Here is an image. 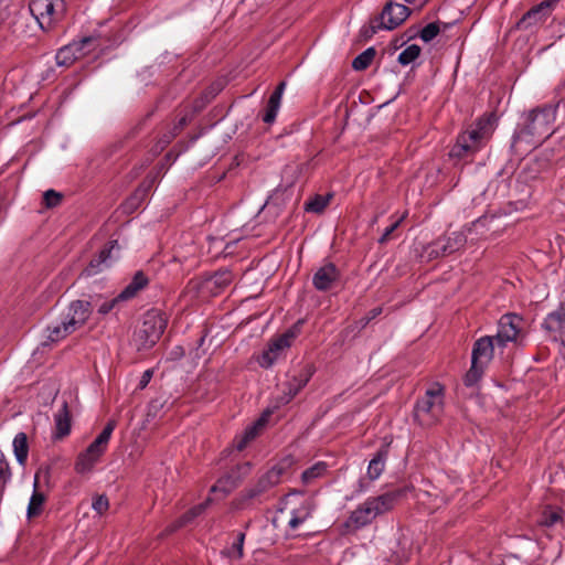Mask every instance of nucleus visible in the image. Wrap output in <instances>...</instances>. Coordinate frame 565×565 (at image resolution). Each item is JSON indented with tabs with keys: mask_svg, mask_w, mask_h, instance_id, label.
Returning <instances> with one entry per match:
<instances>
[{
	"mask_svg": "<svg viewBox=\"0 0 565 565\" xmlns=\"http://www.w3.org/2000/svg\"><path fill=\"white\" fill-rule=\"evenodd\" d=\"M494 341L495 339L491 335H484L475 341L471 351V366L463 377L467 387L475 386L482 379L494 356Z\"/></svg>",
	"mask_w": 565,
	"mask_h": 565,
	"instance_id": "nucleus-6",
	"label": "nucleus"
},
{
	"mask_svg": "<svg viewBox=\"0 0 565 565\" xmlns=\"http://www.w3.org/2000/svg\"><path fill=\"white\" fill-rule=\"evenodd\" d=\"M173 136H175V132H174L171 137H170V136H169V137H164V141H166V142H170V140H171V138H172Z\"/></svg>",
	"mask_w": 565,
	"mask_h": 565,
	"instance_id": "nucleus-59",
	"label": "nucleus"
},
{
	"mask_svg": "<svg viewBox=\"0 0 565 565\" xmlns=\"http://www.w3.org/2000/svg\"><path fill=\"white\" fill-rule=\"evenodd\" d=\"M467 243V236L462 232H452L449 235L438 237L433 243L428 244L424 252L428 260L437 259L440 257L449 256L455 252L460 250Z\"/></svg>",
	"mask_w": 565,
	"mask_h": 565,
	"instance_id": "nucleus-9",
	"label": "nucleus"
},
{
	"mask_svg": "<svg viewBox=\"0 0 565 565\" xmlns=\"http://www.w3.org/2000/svg\"><path fill=\"white\" fill-rule=\"evenodd\" d=\"M562 521V511L559 509L546 508L540 520V524L544 526H553Z\"/></svg>",
	"mask_w": 565,
	"mask_h": 565,
	"instance_id": "nucleus-41",
	"label": "nucleus"
},
{
	"mask_svg": "<svg viewBox=\"0 0 565 565\" xmlns=\"http://www.w3.org/2000/svg\"><path fill=\"white\" fill-rule=\"evenodd\" d=\"M559 0H544L526 11L516 22V29L527 30L540 22H543Z\"/></svg>",
	"mask_w": 565,
	"mask_h": 565,
	"instance_id": "nucleus-16",
	"label": "nucleus"
},
{
	"mask_svg": "<svg viewBox=\"0 0 565 565\" xmlns=\"http://www.w3.org/2000/svg\"><path fill=\"white\" fill-rule=\"evenodd\" d=\"M245 537L246 535L244 532L238 533L236 541L232 544L230 548L222 551V554L232 559L243 558Z\"/></svg>",
	"mask_w": 565,
	"mask_h": 565,
	"instance_id": "nucleus-37",
	"label": "nucleus"
},
{
	"mask_svg": "<svg viewBox=\"0 0 565 565\" xmlns=\"http://www.w3.org/2000/svg\"><path fill=\"white\" fill-rule=\"evenodd\" d=\"M71 413L66 401L63 402L61 408L54 416L55 431L54 439H62L71 433Z\"/></svg>",
	"mask_w": 565,
	"mask_h": 565,
	"instance_id": "nucleus-25",
	"label": "nucleus"
},
{
	"mask_svg": "<svg viewBox=\"0 0 565 565\" xmlns=\"http://www.w3.org/2000/svg\"><path fill=\"white\" fill-rule=\"evenodd\" d=\"M290 347L291 342L284 334L273 339L268 344V349L258 359L259 365L265 369L270 367L278 359L279 353Z\"/></svg>",
	"mask_w": 565,
	"mask_h": 565,
	"instance_id": "nucleus-19",
	"label": "nucleus"
},
{
	"mask_svg": "<svg viewBox=\"0 0 565 565\" xmlns=\"http://www.w3.org/2000/svg\"><path fill=\"white\" fill-rule=\"evenodd\" d=\"M107 449V445L100 441L97 437L95 440L85 449L88 454L95 455V457H102Z\"/></svg>",
	"mask_w": 565,
	"mask_h": 565,
	"instance_id": "nucleus-49",
	"label": "nucleus"
},
{
	"mask_svg": "<svg viewBox=\"0 0 565 565\" xmlns=\"http://www.w3.org/2000/svg\"><path fill=\"white\" fill-rule=\"evenodd\" d=\"M182 521V524L185 526L186 524L191 523L195 518L190 510H188L185 513H183L180 518Z\"/></svg>",
	"mask_w": 565,
	"mask_h": 565,
	"instance_id": "nucleus-56",
	"label": "nucleus"
},
{
	"mask_svg": "<svg viewBox=\"0 0 565 565\" xmlns=\"http://www.w3.org/2000/svg\"><path fill=\"white\" fill-rule=\"evenodd\" d=\"M168 324L166 315L151 309L143 315L141 326L134 332L131 347L137 352H145L152 349L160 340Z\"/></svg>",
	"mask_w": 565,
	"mask_h": 565,
	"instance_id": "nucleus-4",
	"label": "nucleus"
},
{
	"mask_svg": "<svg viewBox=\"0 0 565 565\" xmlns=\"http://www.w3.org/2000/svg\"><path fill=\"white\" fill-rule=\"evenodd\" d=\"M390 454V443L382 445L374 454L367 466V477L370 480H376L385 469L386 460Z\"/></svg>",
	"mask_w": 565,
	"mask_h": 565,
	"instance_id": "nucleus-22",
	"label": "nucleus"
},
{
	"mask_svg": "<svg viewBox=\"0 0 565 565\" xmlns=\"http://www.w3.org/2000/svg\"><path fill=\"white\" fill-rule=\"evenodd\" d=\"M148 285V276L142 270H138L132 276L130 282L119 292V298L124 301L131 300L137 297L141 290L147 288Z\"/></svg>",
	"mask_w": 565,
	"mask_h": 565,
	"instance_id": "nucleus-23",
	"label": "nucleus"
},
{
	"mask_svg": "<svg viewBox=\"0 0 565 565\" xmlns=\"http://www.w3.org/2000/svg\"><path fill=\"white\" fill-rule=\"evenodd\" d=\"M125 301L122 299L119 298V294L111 298V299H108V300H104L97 308V312L98 315H100L102 317L110 313L111 311H116L118 312L120 309H121V305L124 303Z\"/></svg>",
	"mask_w": 565,
	"mask_h": 565,
	"instance_id": "nucleus-40",
	"label": "nucleus"
},
{
	"mask_svg": "<svg viewBox=\"0 0 565 565\" xmlns=\"http://www.w3.org/2000/svg\"><path fill=\"white\" fill-rule=\"evenodd\" d=\"M63 201V194L61 192H57L55 190H47L43 194V203L45 207L53 209L58 206Z\"/></svg>",
	"mask_w": 565,
	"mask_h": 565,
	"instance_id": "nucleus-43",
	"label": "nucleus"
},
{
	"mask_svg": "<svg viewBox=\"0 0 565 565\" xmlns=\"http://www.w3.org/2000/svg\"><path fill=\"white\" fill-rule=\"evenodd\" d=\"M46 332L47 341L55 343L65 339L67 335L74 333L75 331L62 319V321L57 324L47 326Z\"/></svg>",
	"mask_w": 565,
	"mask_h": 565,
	"instance_id": "nucleus-31",
	"label": "nucleus"
},
{
	"mask_svg": "<svg viewBox=\"0 0 565 565\" xmlns=\"http://www.w3.org/2000/svg\"><path fill=\"white\" fill-rule=\"evenodd\" d=\"M13 451L17 461L20 465H24L29 454L28 436L25 433L21 431L15 435L13 439Z\"/></svg>",
	"mask_w": 565,
	"mask_h": 565,
	"instance_id": "nucleus-32",
	"label": "nucleus"
},
{
	"mask_svg": "<svg viewBox=\"0 0 565 565\" xmlns=\"http://www.w3.org/2000/svg\"><path fill=\"white\" fill-rule=\"evenodd\" d=\"M331 195L316 194L312 199L305 203L306 212L322 213L329 204Z\"/></svg>",
	"mask_w": 565,
	"mask_h": 565,
	"instance_id": "nucleus-38",
	"label": "nucleus"
},
{
	"mask_svg": "<svg viewBox=\"0 0 565 565\" xmlns=\"http://www.w3.org/2000/svg\"><path fill=\"white\" fill-rule=\"evenodd\" d=\"M376 51L374 47H369L362 53H360L354 60L352 61V67L355 71H364L366 70L371 63L373 62L375 57Z\"/></svg>",
	"mask_w": 565,
	"mask_h": 565,
	"instance_id": "nucleus-35",
	"label": "nucleus"
},
{
	"mask_svg": "<svg viewBox=\"0 0 565 565\" xmlns=\"http://www.w3.org/2000/svg\"><path fill=\"white\" fill-rule=\"evenodd\" d=\"M38 476H35L34 490L30 498V502L26 510L28 519L39 516L43 512V504L46 501V495L38 490Z\"/></svg>",
	"mask_w": 565,
	"mask_h": 565,
	"instance_id": "nucleus-30",
	"label": "nucleus"
},
{
	"mask_svg": "<svg viewBox=\"0 0 565 565\" xmlns=\"http://www.w3.org/2000/svg\"><path fill=\"white\" fill-rule=\"evenodd\" d=\"M204 340H205V337H204V335H203V337H201V339H200V341H199V345H202V344H203V342H204Z\"/></svg>",
	"mask_w": 565,
	"mask_h": 565,
	"instance_id": "nucleus-60",
	"label": "nucleus"
},
{
	"mask_svg": "<svg viewBox=\"0 0 565 565\" xmlns=\"http://www.w3.org/2000/svg\"><path fill=\"white\" fill-rule=\"evenodd\" d=\"M556 120V107L552 105H543L531 109L520 124L512 137L513 143L527 142L531 145H540L550 138L553 132V125Z\"/></svg>",
	"mask_w": 565,
	"mask_h": 565,
	"instance_id": "nucleus-3",
	"label": "nucleus"
},
{
	"mask_svg": "<svg viewBox=\"0 0 565 565\" xmlns=\"http://www.w3.org/2000/svg\"><path fill=\"white\" fill-rule=\"evenodd\" d=\"M116 420L114 419H110L107 422V424L105 425V427L103 428V430L100 431V434L97 436V438L103 441L105 445H108V441L111 437V434L114 431V429L116 428Z\"/></svg>",
	"mask_w": 565,
	"mask_h": 565,
	"instance_id": "nucleus-48",
	"label": "nucleus"
},
{
	"mask_svg": "<svg viewBox=\"0 0 565 565\" xmlns=\"http://www.w3.org/2000/svg\"><path fill=\"white\" fill-rule=\"evenodd\" d=\"M265 418L262 417L259 418L258 420H256L254 424L247 426L245 428V430L243 431V434L241 435H237L235 438H234V447L238 450V451H242L246 448V446L256 438V436L258 435V429L259 427H262L265 423Z\"/></svg>",
	"mask_w": 565,
	"mask_h": 565,
	"instance_id": "nucleus-28",
	"label": "nucleus"
},
{
	"mask_svg": "<svg viewBox=\"0 0 565 565\" xmlns=\"http://www.w3.org/2000/svg\"><path fill=\"white\" fill-rule=\"evenodd\" d=\"M152 116V111L148 113L145 118L142 119V121L134 129V132H137V130L140 129L141 125L147 120L149 119L150 117Z\"/></svg>",
	"mask_w": 565,
	"mask_h": 565,
	"instance_id": "nucleus-58",
	"label": "nucleus"
},
{
	"mask_svg": "<svg viewBox=\"0 0 565 565\" xmlns=\"http://www.w3.org/2000/svg\"><path fill=\"white\" fill-rule=\"evenodd\" d=\"M384 21L377 20V15L370 19L369 24H365L360 30V38L363 41L371 40L379 30H385Z\"/></svg>",
	"mask_w": 565,
	"mask_h": 565,
	"instance_id": "nucleus-36",
	"label": "nucleus"
},
{
	"mask_svg": "<svg viewBox=\"0 0 565 565\" xmlns=\"http://www.w3.org/2000/svg\"><path fill=\"white\" fill-rule=\"evenodd\" d=\"M156 180L157 175L149 173L136 190H141L142 194L148 196Z\"/></svg>",
	"mask_w": 565,
	"mask_h": 565,
	"instance_id": "nucleus-50",
	"label": "nucleus"
},
{
	"mask_svg": "<svg viewBox=\"0 0 565 565\" xmlns=\"http://www.w3.org/2000/svg\"><path fill=\"white\" fill-rule=\"evenodd\" d=\"M444 28H448L449 24L448 23H443Z\"/></svg>",
	"mask_w": 565,
	"mask_h": 565,
	"instance_id": "nucleus-63",
	"label": "nucleus"
},
{
	"mask_svg": "<svg viewBox=\"0 0 565 565\" xmlns=\"http://www.w3.org/2000/svg\"><path fill=\"white\" fill-rule=\"evenodd\" d=\"M97 514L103 515L109 508L108 498L105 494L96 495L92 503Z\"/></svg>",
	"mask_w": 565,
	"mask_h": 565,
	"instance_id": "nucleus-47",
	"label": "nucleus"
},
{
	"mask_svg": "<svg viewBox=\"0 0 565 565\" xmlns=\"http://www.w3.org/2000/svg\"><path fill=\"white\" fill-rule=\"evenodd\" d=\"M444 407V386L436 382L433 383L425 394L417 399L414 406V419L420 426H431L435 424Z\"/></svg>",
	"mask_w": 565,
	"mask_h": 565,
	"instance_id": "nucleus-5",
	"label": "nucleus"
},
{
	"mask_svg": "<svg viewBox=\"0 0 565 565\" xmlns=\"http://www.w3.org/2000/svg\"><path fill=\"white\" fill-rule=\"evenodd\" d=\"M498 117L494 113L484 114L478 118L475 125L461 134L469 141V143L476 147V151H480L492 137Z\"/></svg>",
	"mask_w": 565,
	"mask_h": 565,
	"instance_id": "nucleus-10",
	"label": "nucleus"
},
{
	"mask_svg": "<svg viewBox=\"0 0 565 565\" xmlns=\"http://www.w3.org/2000/svg\"><path fill=\"white\" fill-rule=\"evenodd\" d=\"M291 493L297 494V493H302V491L294 490Z\"/></svg>",
	"mask_w": 565,
	"mask_h": 565,
	"instance_id": "nucleus-62",
	"label": "nucleus"
},
{
	"mask_svg": "<svg viewBox=\"0 0 565 565\" xmlns=\"http://www.w3.org/2000/svg\"><path fill=\"white\" fill-rule=\"evenodd\" d=\"M411 12L405 4L388 1L377 15V20L384 21L385 30L391 31L398 28L411 15Z\"/></svg>",
	"mask_w": 565,
	"mask_h": 565,
	"instance_id": "nucleus-15",
	"label": "nucleus"
},
{
	"mask_svg": "<svg viewBox=\"0 0 565 565\" xmlns=\"http://www.w3.org/2000/svg\"><path fill=\"white\" fill-rule=\"evenodd\" d=\"M407 213L402 214L397 217L388 227L385 228L382 236L379 238L380 244H385L391 238L392 233L399 227L403 221L406 218Z\"/></svg>",
	"mask_w": 565,
	"mask_h": 565,
	"instance_id": "nucleus-46",
	"label": "nucleus"
},
{
	"mask_svg": "<svg viewBox=\"0 0 565 565\" xmlns=\"http://www.w3.org/2000/svg\"><path fill=\"white\" fill-rule=\"evenodd\" d=\"M422 49L417 44H412L403 50L398 55V63L406 66L417 60L420 55Z\"/></svg>",
	"mask_w": 565,
	"mask_h": 565,
	"instance_id": "nucleus-39",
	"label": "nucleus"
},
{
	"mask_svg": "<svg viewBox=\"0 0 565 565\" xmlns=\"http://www.w3.org/2000/svg\"><path fill=\"white\" fill-rule=\"evenodd\" d=\"M382 313L381 307H375L371 309L365 317L361 318L359 323L361 328H365L373 319H375L377 316Z\"/></svg>",
	"mask_w": 565,
	"mask_h": 565,
	"instance_id": "nucleus-52",
	"label": "nucleus"
},
{
	"mask_svg": "<svg viewBox=\"0 0 565 565\" xmlns=\"http://www.w3.org/2000/svg\"><path fill=\"white\" fill-rule=\"evenodd\" d=\"M302 323V320H298L282 334L292 343V341L300 334Z\"/></svg>",
	"mask_w": 565,
	"mask_h": 565,
	"instance_id": "nucleus-51",
	"label": "nucleus"
},
{
	"mask_svg": "<svg viewBox=\"0 0 565 565\" xmlns=\"http://www.w3.org/2000/svg\"><path fill=\"white\" fill-rule=\"evenodd\" d=\"M313 373V365L307 364L286 383L288 390V402L308 384Z\"/></svg>",
	"mask_w": 565,
	"mask_h": 565,
	"instance_id": "nucleus-21",
	"label": "nucleus"
},
{
	"mask_svg": "<svg viewBox=\"0 0 565 565\" xmlns=\"http://www.w3.org/2000/svg\"><path fill=\"white\" fill-rule=\"evenodd\" d=\"M196 139H198V137L195 136V137H193V138L191 139V141H193V142H194Z\"/></svg>",
	"mask_w": 565,
	"mask_h": 565,
	"instance_id": "nucleus-64",
	"label": "nucleus"
},
{
	"mask_svg": "<svg viewBox=\"0 0 565 565\" xmlns=\"http://www.w3.org/2000/svg\"><path fill=\"white\" fill-rule=\"evenodd\" d=\"M222 90V86L217 83H213L207 86L202 93L193 99L192 111L198 114L201 113Z\"/></svg>",
	"mask_w": 565,
	"mask_h": 565,
	"instance_id": "nucleus-27",
	"label": "nucleus"
},
{
	"mask_svg": "<svg viewBox=\"0 0 565 565\" xmlns=\"http://www.w3.org/2000/svg\"><path fill=\"white\" fill-rule=\"evenodd\" d=\"M252 465L248 461L242 462L233 467L224 476L217 479V481L211 487L212 493H222L225 498L233 490H235L242 481L250 473Z\"/></svg>",
	"mask_w": 565,
	"mask_h": 565,
	"instance_id": "nucleus-11",
	"label": "nucleus"
},
{
	"mask_svg": "<svg viewBox=\"0 0 565 565\" xmlns=\"http://www.w3.org/2000/svg\"><path fill=\"white\" fill-rule=\"evenodd\" d=\"M476 153V147L471 146L460 132L456 138L455 145L450 148L448 156L450 159L462 160L471 158Z\"/></svg>",
	"mask_w": 565,
	"mask_h": 565,
	"instance_id": "nucleus-26",
	"label": "nucleus"
},
{
	"mask_svg": "<svg viewBox=\"0 0 565 565\" xmlns=\"http://www.w3.org/2000/svg\"><path fill=\"white\" fill-rule=\"evenodd\" d=\"M233 279L234 275L230 269H220L204 279L202 288L212 295H218L232 284Z\"/></svg>",
	"mask_w": 565,
	"mask_h": 565,
	"instance_id": "nucleus-20",
	"label": "nucleus"
},
{
	"mask_svg": "<svg viewBox=\"0 0 565 565\" xmlns=\"http://www.w3.org/2000/svg\"><path fill=\"white\" fill-rule=\"evenodd\" d=\"M341 278L339 268L331 262L319 267L312 277V285L319 291L330 290Z\"/></svg>",
	"mask_w": 565,
	"mask_h": 565,
	"instance_id": "nucleus-17",
	"label": "nucleus"
},
{
	"mask_svg": "<svg viewBox=\"0 0 565 565\" xmlns=\"http://www.w3.org/2000/svg\"><path fill=\"white\" fill-rule=\"evenodd\" d=\"M95 41L94 36H84L78 41H73L62 46L55 55L56 64L58 66H71L76 60L94 50L92 44Z\"/></svg>",
	"mask_w": 565,
	"mask_h": 565,
	"instance_id": "nucleus-12",
	"label": "nucleus"
},
{
	"mask_svg": "<svg viewBox=\"0 0 565 565\" xmlns=\"http://www.w3.org/2000/svg\"><path fill=\"white\" fill-rule=\"evenodd\" d=\"M98 460L99 457H95V455L88 454V451L84 450L77 456L75 461V470L78 473L89 472Z\"/></svg>",
	"mask_w": 565,
	"mask_h": 565,
	"instance_id": "nucleus-33",
	"label": "nucleus"
},
{
	"mask_svg": "<svg viewBox=\"0 0 565 565\" xmlns=\"http://www.w3.org/2000/svg\"><path fill=\"white\" fill-rule=\"evenodd\" d=\"M405 489H395L376 497L367 498L350 512L347 520L339 526L341 535L355 534L369 526L379 516L391 511L397 500L405 495Z\"/></svg>",
	"mask_w": 565,
	"mask_h": 565,
	"instance_id": "nucleus-1",
	"label": "nucleus"
},
{
	"mask_svg": "<svg viewBox=\"0 0 565 565\" xmlns=\"http://www.w3.org/2000/svg\"><path fill=\"white\" fill-rule=\"evenodd\" d=\"M98 299H93L92 301L87 300H73L68 307L67 312L65 313L63 320L74 330H78L83 327L92 315V306L93 302L97 303Z\"/></svg>",
	"mask_w": 565,
	"mask_h": 565,
	"instance_id": "nucleus-14",
	"label": "nucleus"
},
{
	"mask_svg": "<svg viewBox=\"0 0 565 565\" xmlns=\"http://www.w3.org/2000/svg\"><path fill=\"white\" fill-rule=\"evenodd\" d=\"M146 195L142 194L141 190H135V192L126 200L124 207L126 211L132 212L138 209L140 204L146 200Z\"/></svg>",
	"mask_w": 565,
	"mask_h": 565,
	"instance_id": "nucleus-45",
	"label": "nucleus"
},
{
	"mask_svg": "<svg viewBox=\"0 0 565 565\" xmlns=\"http://www.w3.org/2000/svg\"><path fill=\"white\" fill-rule=\"evenodd\" d=\"M524 319L516 313L503 315L498 323V332L493 337L499 347L504 348L508 342H513L518 347H524L526 334L523 331Z\"/></svg>",
	"mask_w": 565,
	"mask_h": 565,
	"instance_id": "nucleus-8",
	"label": "nucleus"
},
{
	"mask_svg": "<svg viewBox=\"0 0 565 565\" xmlns=\"http://www.w3.org/2000/svg\"><path fill=\"white\" fill-rule=\"evenodd\" d=\"M29 10L39 26L44 32H50L64 19L66 13L65 0H31Z\"/></svg>",
	"mask_w": 565,
	"mask_h": 565,
	"instance_id": "nucleus-7",
	"label": "nucleus"
},
{
	"mask_svg": "<svg viewBox=\"0 0 565 565\" xmlns=\"http://www.w3.org/2000/svg\"><path fill=\"white\" fill-rule=\"evenodd\" d=\"M188 122H189V119L186 116L181 117L174 127L175 134H178L180 130H182L188 125Z\"/></svg>",
	"mask_w": 565,
	"mask_h": 565,
	"instance_id": "nucleus-57",
	"label": "nucleus"
},
{
	"mask_svg": "<svg viewBox=\"0 0 565 565\" xmlns=\"http://www.w3.org/2000/svg\"><path fill=\"white\" fill-rule=\"evenodd\" d=\"M184 525L182 524V521L180 519H177L175 521H173L172 523H170L160 534V537H163V536H168L174 532H177L178 530H180L181 527H183Z\"/></svg>",
	"mask_w": 565,
	"mask_h": 565,
	"instance_id": "nucleus-53",
	"label": "nucleus"
},
{
	"mask_svg": "<svg viewBox=\"0 0 565 565\" xmlns=\"http://www.w3.org/2000/svg\"><path fill=\"white\" fill-rule=\"evenodd\" d=\"M440 32V24L439 22H431V23H428L427 25H425L420 32H419V38L428 43L430 41H433Z\"/></svg>",
	"mask_w": 565,
	"mask_h": 565,
	"instance_id": "nucleus-42",
	"label": "nucleus"
},
{
	"mask_svg": "<svg viewBox=\"0 0 565 565\" xmlns=\"http://www.w3.org/2000/svg\"><path fill=\"white\" fill-rule=\"evenodd\" d=\"M285 86H286L285 82L279 83L277 85V87L275 88V90L270 94L268 102H267V106L265 108V113L262 116V119L265 124L271 125L275 121L277 113L280 107L281 97H282Z\"/></svg>",
	"mask_w": 565,
	"mask_h": 565,
	"instance_id": "nucleus-24",
	"label": "nucleus"
},
{
	"mask_svg": "<svg viewBox=\"0 0 565 565\" xmlns=\"http://www.w3.org/2000/svg\"><path fill=\"white\" fill-rule=\"evenodd\" d=\"M327 469H328V465L326 462H323V461L316 462L315 465H312L311 467L307 468L301 473V481H302V483L303 484L311 483L313 480L322 477L327 472Z\"/></svg>",
	"mask_w": 565,
	"mask_h": 565,
	"instance_id": "nucleus-34",
	"label": "nucleus"
},
{
	"mask_svg": "<svg viewBox=\"0 0 565 565\" xmlns=\"http://www.w3.org/2000/svg\"><path fill=\"white\" fill-rule=\"evenodd\" d=\"M211 501L212 500L210 498H207L204 502L191 508L190 512L193 513L194 518H198L199 515H201L204 512V510L211 503Z\"/></svg>",
	"mask_w": 565,
	"mask_h": 565,
	"instance_id": "nucleus-54",
	"label": "nucleus"
},
{
	"mask_svg": "<svg viewBox=\"0 0 565 565\" xmlns=\"http://www.w3.org/2000/svg\"><path fill=\"white\" fill-rule=\"evenodd\" d=\"M146 195L142 194L141 190H135V192L126 200L124 207L126 211L132 212L138 209L140 204L146 200Z\"/></svg>",
	"mask_w": 565,
	"mask_h": 565,
	"instance_id": "nucleus-44",
	"label": "nucleus"
},
{
	"mask_svg": "<svg viewBox=\"0 0 565 565\" xmlns=\"http://www.w3.org/2000/svg\"><path fill=\"white\" fill-rule=\"evenodd\" d=\"M551 340L561 342L565 348V300L559 307L550 312L542 323Z\"/></svg>",
	"mask_w": 565,
	"mask_h": 565,
	"instance_id": "nucleus-13",
	"label": "nucleus"
},
{
	"mask_svg": "<svg viewBox=\"0 0 565 565\" xmlns=\"http://www.w3.org/2000/svg\"><path fill=\"white\" fill-rule=\"evenodd\" d=\"M404 1H405V2H407V3L413 4V3H415L417 0H404Z\"/></svg>",
	"mask_w": 565,
	"mask_h": 565,
	"instance_id": "nucleus-61",
	"label": "nucleus"
},
{
	"mask_svg": "<svg viewBox=\"0 0 565 565\" xmlns=\"http://www.w3.org/2000/svg\"><path fill=\"white\" fill-rule=\"evenodd\" d=\"M313 509V501L306 500L298 509L291 511V519L288 522V526L291 530H296L301 523L311 518Z\"/></svg>",
	"mask_w": 565,
	"mask_h": 565,
	"instance_id": "nucleus-29",
	"label": "nucleus"
},
{
	"mask_svg": "<svg viewBox=\"0 0 565 565\" xmlns=\"http://www.w3.org/2000/svg\"><path fill=\"white\" fill-rule=\"evenodd\" d=\"M152 377V371L151 370H147L142 373V376L140 379V382H139V388H145L148 383L150 382Z\"/></svg>",
	"mask_w": 565,
	"mask_h": 565,
	"instance_id": "nucleus-55",
	"label": "nucleus"
},
{
	"mask_svg": "<svg viewBox=\"0 0 565 565\" xmlns=\"http://www.w3.org/2000/svg\"><path fill=\"white\" fill-rule=\"evenodd\" d=\"M118 246L117 241H109L104 248L95 256L89 264L83 269L81 276H95L111 265V252Z\"/></svg>",
	"mask_w": 565,
	"mask_h": 565,
	"instance_id": "nucleus-18",
	"label": "nucleus"
},
{
	"mask_svg": "<svg viewBox=\"0 0 565 565\" xmlns=\"http://www.w3.org/2000/svg\"><path fill=\"white\" fill-rule=\"evenodd\" d=\"M292 465V459L286 457L260 475L255 483L241 491L232 501L234 510H246L255 504H260L268 500V492L280 483L284 475Z\"/></svg>",
	"mask_w": 565,
	"mask_h": 565,
	"instance_id": "nucleus-2",
	"label": "nucleus"
}]
</instances>
